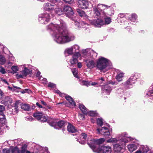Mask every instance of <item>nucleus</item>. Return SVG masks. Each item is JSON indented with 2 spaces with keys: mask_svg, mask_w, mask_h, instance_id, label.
I'll use <instances>...</instances> for the list:
<instances>
[{
  "mask_svg": "<svg viewBox=\"0 0 153 153\" xmlns=\"http://www.w3.org/2000/svg\"><path fill=\"white\" fill-rule=\"evenodd\" d=\"M2 102L5 105H8L12 102V99L9 96H6L2 101Z\"/></svg>",
  "mask_w": 153,
  "mask_h": 153,
  "instance_id": "a211bd4d",
  "label": "nucleus"
},
{
  "mask_svg": "<svg viewBox=\"0 0 153 153\" xmlns=\"http://www.w3.org/2000/svg\"><path fill=\"white\" fill-rule=\"evenodd\" d=\"M140 146H143L144 148L143 150L141 151L143 153H147L149 151V149L147 146L144 145H141Z\"/></svg>",
  "mask_w": 153,
  "mask_h": 153,
  "instance_id": "a18cd8bd",
  "label": "nucleus"
},
{
  "mask_svg": "<svg viewBox=\"0 0 153 153\" xmlns=\"http://www.w3.org/2000/svg\"><path fill=\"white\" fill-rule=\"evenodd\" d=\"M131 137L127 136L126 132L119 134L116 137L111 138L106 140L107 143H113L114 153H122L121 151L126 145V143L131 140Z\"/></svg>",
  "mask_w": 153,
  "mask_h": 153,
  "instance_id": "7ed1b4c3",
  "label": "nucleus"
},
{
  "mask_svg": "<svg viewBox=\"0 0 153 153\" xmlns=\"http://www.w3.org/2000/svg\"><path fill=\"white\" fill-rule=\"evenodd\" d=\"M66 124H67V123L65 121L61 120L58 122L57 126L59 128H61L64 127Z\"/></svg>",
  "mask_w": 153,
  "mask_h": 153,
  "instance_id": "c9c22d12",
  "label": "nucleus"
},
{
  "mask_svg": "<svg viewBox=\"0 0 153 153\" xmlns=\"http://www.w3.org/2000/svg\"><path fill=\"white\" fill-rule=\"evenodd\" d=\"M42 19L45 20V21L44 22V24H46V23L48 22L50 19V15L48 13H45L43 15V16L41 18Z\"/></svg>",
  "mask_w": 153,
  "mask_h": 153,
  "instance_id": "a878e982",
  "label": "nucleus"
},
{
  "mask_svg": "<svg viewBox=\"0 0 153 153\" xmlns=\"http://www.w3.org/2000/svg\"><path fill=\"white\" fill-rule=\"evenodd\" d=\"M48 86L51 88H54L56 87V85L53 83L49 82L48 84Z\"/></svg>",
  "mask_w": 153,
  "mask_h": 153,
  "instance_id": "4d7b16f0",
  "label": "nucleus"
},
{
  "mask_svg": "<svg viewBox=\"0 0 153 153\" xmlns=\"http://www.w3.org/2000/svg\"><path fill=\"white\" fill-rule=\"evenodd\" d=\"M65 98L68 101L70 104L73 106H75L76 105L75 102L74 101L73 98L70 96L65 95Z\"/></svg>",
  "mask_w": 153,
  "mask_h": 153,
  "instance_id": "bb28decb",
  "label": "nucleus"
},
{
  "mask_svg": "<svg viewBox=\"0 0 153 153\" xmlns=\"http://www.w3.org/2000/svg\"><path fill=\"white\" fill-rule=\"evenodd\" d=\"M44 7L45 10L50 11L54 9V5L50 3H46L44 4Z\"/></svg>",
  "mask_w": 153,
  "mask_h": 153,
  "instance_id": "412c9836",
  "label": "nucleus"
},
{
  "mask_svg": "<svg viewBox=\"0 0 153 153\" xmlns=\"http://www.w3.org/2000/svg\"><path fill=\"white\" fill-rule=\"evenodd\" d=\"M11 69L13 72V73H16L18 70V67L15 66H13L11 68Z\"/></svg>",
  "mask_w": 153,
  "mask_h": 153,
  "instance_id": "09e8293b",
  "label": "nucleus"
},
{
  "mask_svg": "<svg viewBox=\"0 0 153 153\" xmlns=\"http://www.w3.org/2000/svg\"><path fill=\"white\" fill-rule=\"evenodd\" d=\"M87 68L91 69L95 67L101 72L105 73L111 68L112 64L108 59L102 56H100L96 63L94 59H87L85 61Z\"/></svg>",
  "mask_w": 153,
  "mask_h": 153,
  "instance_id": "f03ea898",
  "label": "nucleus"
},
{
  "mask_svg": "<svg viewBox=\"0 0 153 153\" xmlns=\"http://www.w3.org/2000/svg\"><path fill=\"white\" fill-rule=\"evenodd\" d=\"M139 146V144L137 143H134L128 144L127 147L130 152H132L135 150Z\"/></svg>",
  "mask_w": 153,
  "mask_h": 153,
  "instance_id": "f3484780",
  "label": "nucleus"
},
{
  "mask_svg": "<svg viewBox=\"0 0 153 153\" xmlns=\"http://www.w3.org/2000/svg\"><path fill=\"white\" fill-rule=\"evenodd\" d=\"M118 84V82L117 81H112L110 80L108 82V84H108L109 85V84H111L112 85H117Z\"/></svg>",
  "mask_w": 153,
  "mask_h": 153,
  "instance_id": "8fccbe9b",
  "label": "nucleus"
},
{
  "mask_svg": "<svg viewBox=\"0 0 153 153\" xmlns=\"http://www.w3.org/2000/svg\"><path fill=\"white\" fill-rule=\"evenodd\" d=\"M87 114L91 116H97V113L96 112L93 111H88Z\"/></svg>",
  "mask_w": 153,
  "mask_h": 153,
  "instance_id": "37998d69",
  "label": "nucleus"
},
{
  "mask_svg": "<svg viewBox=\"0 0 153 153\" xmlns=\"http://www.w3.org/2000/svg\"><path fill=\"white\" fill-rule=\"evenodd\" d=\"M48 123L51 126L55 128H57V121L56 120L51 119H48Z\"/></svg>",
  "mask_w": 153,
  "mask_h": 153,
  "instance_id": "4be33fe9",
  "label": "nucleus"
},
{
  "mask_svg": "<svg viewBox=\"0 0 153 153\" xmlns=\"http://www.w3.org/2000/svg\"><path fill=\"white\" fill-rule=\"evenodd\" d=\"M127 15L128 16V18L130 21L133 22H135L136 21L137 16L136 14L133 13L131 15L129 14Z\"/></svg>",
  "mask_w": 153,
  "mask_h": 153,
  "instance_id": "cd10ccee",
  "label": "nucleus"
},
{
  "mask_svg": "<svg viewBox=\"0 0 153 153\" xmlns=\"http://www.w3.org/2000/svg\"><path fill=\"white\" fill-rule=\"evenodd\" d=\"M97 124L100 126H102L103 125L102 119V118H98L97 120Z\"/></svg>",
  "mask_w": 153,
  "mask_h": 153,
  "instance_id": "c03bdc74",
  "label": "nucleus"
},
{
  "mask_svg": "<svg viewBox=\"0 0 153 153\" xmlns=\"http://www.w3.org/2000/svg\"><path fill=\"white\" fill-rule=\"evenodd\" d=\"M19 102L20 101L19 100L16 101L14 104V110H15V112L16 113H17L19 111L18 109V105L20 103Z\"/></svg>",
  "mask_w": 153,
  "mask_h": 153,
  "instance_id": "58836bf2",
  "label": "nucleus"
},
{
  "mask_svg": "<svg viewBox=\"0 0 153 153\" xmlns=\"http://www.w3.org/2000/svg\"><path fill=\"white\" fill-rule=\"evenodd\" d=\"M77 4L79 7L82 9H87L89 7V3L87 0H79Z\"/></svg>",
  "mask_w": 153,
  "mask_h": 153,
  "instance_id": "f8f14e48",
  "label": "nucleus"
},
{
  "mask_svg": "<svg viewBox=\"0 0 153 153\" xmlns=\"http://www.w3.org/2000/svg\"><path fill=\"white\" fill-rule=\"evenodd\" d=\"M64 1L68 3H71L72 0H63Z\"/></svg>",
  "mask_w": 153,
  "mask_h": 153,
  "instance_id": "338daca9",
  "label": "nucleus"
},
{
  "mask_svg": "<svg viewBox=\"0 0 153 153\" xmlns=\"http://www.w3.org/2000/svg\"><path fill=\"white\" fill-rule=\"evenodd\" d=\"M73 48L71 47L70 48H66L65 51L64 53L65 56L72 55L73 53Z\"/></svg>",
  "mask_w": 153,
  "mask_h": 153,
  "instance_id": "c85d7f7f",
  "label": "nucleus"
},
{
  "mask_svg": "<svg viewBox=\"0 0 153 153\" xmlns=\"http://www.w3.org/2000/svg\"><path fill=\"white\" fill-rule=\"evenodd\" d=\"M12 153H20V151L17 148H15L12 150Z\"/></svg>",
  "mask_w": 153,
  "mask_h": 153,
  "instance_id": "3c124183",
  "label": "nucleus"
},
{
  "mask_svg": "<svg viewBox=\"0 0 153 153\" xmlns=\"http://www.w3.org/2000/svg\"><path fill=\"white\" fill-rule=\"evenodd\" d=\"M73 48V52H76V51H78L79 49V47L77 45H74L73 46L71 47Z\"/></svg>",
  "mask_w": 153,
  "mask_h": 153,
  "instance_id": "de8ad7c7",
  "label": "nucleus"
},
{
  "mask_svg": "<svg viewBox=\"0 0 153 153\" xmlns=\"http://www.w3.org/2000/svg\"><path fill=\"white\" fill-rule=\"evenodd\" d=\"M91 9L93 11V16L95 18L103 17L106 15L111 16L114 13L113 10H111L112 9L111 7L102 4L92 6Z\"/></svg>",
  "mask_w": 153,
  "mask_h": 153,
  "instance_id": "20e7f679",
  "label": "nucleus"
},
{
  "mask_svg": "<svg viewBox=\"0 0 153 153\" xmlns=\"http://www.w3.org/2000/svg\"><path fill=\"white\" fill-rule=\"evenodd\" d=\"M40 74L41 73L39 71V82L44 84L46 83L47 82L46 79L41 76H40Z\"/></svg>",
  "mask_w": 153,
  "mask_h": 153,
  "instance_id": "473e14b6",
  "label": "nucleus"
},
{
  "mask_svg": "<svg viewBox=\"0 0 153 153\" xmlns=\"http://www.w3.org/2000/svg\"><path fill=\"white\" fill-rule=\"evenodd\" d=\"M33 116L35 117H36L38 120V113H35L33 115Z\"/></svg>",
  "mask_w": 153,
  "mask_h": 153,
  "instance_id": "0e129e2a",
  "label": "nucleus"
},
{
  "mask_svg": "<svg viewBox=\"0 0 153 153\" xmlns=\"http://www.w3.org/2000/svg\"><path fill=\"white\" fill-rule=\"evenodd\" d=\"M5 115H0V122L2 124H5L6 119Z\"/></svg>",
  "mask_w": 153,
  "mask_h": 153,
  "instance_id": "4c0bfd02",
  "label": "nucleus"
},
{
  "mask_svg": "<svg viewBox=\"0 0 153 153\" xmlns=\"http://www.w3.org/2000/svg\"><path fill=\"white\" fill-rule=\"evenodd\" d=\"M97 130L99 133H100L105 136H108L110 134V131L105 127H102L101 129L98 128Z\"/></svg>",
  "mask_w": 153,
  "mask_h": 153,
  "instance_id": "ddd939ff",
  "label": "nucleus"
},
{
  "mask_svg": "<svg viewBox=\"0 0 153 153\" xmlns=\"http://www.w3.org/2000/svg\"><path fill=\"white\" fill-rule=\"evenodd\" d=\"M67 129L68 131L73 133L76 132V131L75 127L69 123H68Z\"/></svg>",
  "mask_w": 153,
  "mask_h": 153,
  "instance_id": "b1692460",
  "label": "nucleus"
},
{
  "mask_svg": "<svg viewBox=\"0 0 153 153\" xmlns=\"http://www.w3.org/2000/svg\"><path fill=\"white\" fill-rule=\"evenodd\" d=\"M111 87L108 84H106L102 87V94L103 95H109L111 90Z\"/></svg>",
  "mask_w": 153,
  "mask_h": 153,
  "instance_id": "9b49d317",
  "label": "nucleus"
},
{
  "mask_svg": "<svg viewBox=\"0 0 153 153\" xmlns=\"http://www.w3.org/2000/svg\"><path fill=\"white\" fill-rule=\"evenodd\" d=\"M105 140V139L104 138H101L100 139L94 140V143H88V144L90 146V145H91L92 144H94L96 146V147L97 149H98L97 146V144H100L102 143Z\"/></svg>",
  "mask_w": 153,
  "mask_h": 153,
  "instance_id": "6ab92c4d",
  "label": "nucleus"
},
{
  "mask_svg": "<svg viewBox=\"0 0 153 153\" xmlns=\"http://www.w3.org/2000/svg\"><path fill=\"white\" fill-rule=\"evenodd\" d=\"M16 76L17 78H23L25 76L24 74H17Z\"/></svg>",
  "mask_w": 153,
  "mask_h": 153,
  "instance_id": "13d9d810",
  "label": "nucleus"
},
{
  "mask_svg": "<svg viewBox=\"0 0 153 153\" xmlns=\"http://www.w3.org/2000/svg\"><path fill=\"white\" fill-rule=\"evenodd\" d=\"M99 83H100L101 84L102 83V82L105 81V80L104 78L102 77L100 78H99L98 79Z\"/></svg>",
  "mask_w": 153,
  "mask_h": 153,
  "instance_id": "bf43d9fd",
  "label": "nucleus"
},
{
  "mask_svg": "<svg viewBox=\"0 0 153 153\" xmlns=\"http://www.w3.org/2000/svg\"><path fill=\"white\" fill-rule=\"evenodd\" d=\"M90 2L92 4V6H93V4H96L97 2V0H90Z\"/></svg>",
  "mask_w": 153,
  "mask_h": 153,
  "instance_id": "680f3d73",
  "label": "nucleus"
},
{
  "mask_svg": "<svg viewBox=\"0 0 153 153\" xmlns=\"http://www.w3.org/2000/svg\"><path fill=\"white\" fill-rule=\"evenodd\" d=\"M104 19L105 22L102 19H98L92 21L91 23L96 27H100L104 25L109 24L111 22V19L109 17H105Z\"/></svg>",
  "mask_w": 153,
  "mask_h": 153,
  "instance_id": "0eeeda50",
  "label": "nucleus"
},
{
  "mask_svg": "<svg viewBox=\"0 0 153 153\" xmlns=\"http://www.w3.org/2000/svg\"><path fill=\"white\" fill-rule=\"evenodd\" d=\"M72 72L74 77H75L79 78V77L78 75V69L76 68H74L71 69Z\"/></svg>",
  "mask_w": 153,
  "mask_h": 153,
  "instance_id": "e433bc0d",
  "label": "nucleus"
},
{
  "mask_svg": "<svg viewBox=\"0 0 153 153\" xmlns=\"http://www.w3.org/2000/svg\"><path fill=\"white\" fill-rule=\"evenodd\" d=\"M87 135L85 133H82L80 134V138L83 140L82 141L79 140V143L82 144H84L85 143V141L87 138Z\"/></svg>",
  "mask_w": 153,
  "mask_h": 153,
  "instance_id": "c756f323",
  "label": "nucleus"
},
{
  "mask_svg": "<svg viewBox=\"0 0 153 153\" xmlns=\"http://www.w3.org/2000/svg\"><path fill=\"white\" fill-rule=\"evenodd\" d=\"M0 72L3 74H4L6 73L4 68L1 66H0Z\"/></svg>",
  "mask_w": 153,
  "mask_h": 153,
  "instance_id": "603ef678",
  "label": "nucleus"
},
{
  "mask_svg": "<svg viewBox=\"0 0 153 153\" xmlns=\"http://www.w3.org/2000/svg\"><path fill=\"white\" fill-rule=\"evenodd\" d=\"M21 108L25 111H29L30 110V107L29 105L25 104L22 105Z\"/></svg>",
  "mask_w": 153,
  "mask_h": 153,
  "instance_id": "f704fd0d",
  "label": "nucleus"
},
{
  "mask_svg": "<svg viewBox=\"0 0 153 153\" xmlns=\"http://www.w3.org/2000/svg\"><path fill=\"white\" fill-rule=\"evenodd\" d=\"M27 147V145L24 144L21 147V150L20 153H25Z\"/></svg>",
  "mask_w": 153,
  "mask_h": 153,
  "instance_id": "a19ab883",
  "label": "nucleus"
},
{
  "mask_svg": "<svg viewBox=\"0 0 153 153\" xmlns=\"http://www.w3.org/2000/svg\"><path fill=\"white\" fill-rule=\"evenodd\" d=\"M76 11L79 15L84 19L86 20V21L90 20L89 19V17L85 13V12L80 9H77Z\"/></svg>",
  "mask_w": 153,
  "mask_h": 153,
  "instance_id": "2eb2a0df",
  "label": "nucleus"
},
{
  "mask_svg": "<svg viewBox=\"0 0 153 153\" xmlns=\"http://www.w3.org/2000/svg\"><path fill=\"white\" fill-rule=\"evenodd\" d=\"M5 111V106L0 105V115H4V111Z\"/></svg>",
  "mask_w": 153,
  "mask_h": 153,
  "instance_id": "79ce46f5",
  "label": "nucleus"
},
{
  "mask_svg": "<svg viewBox=\"0 0 153 153\" xmlns=\"http://www.w3.org/2000/svg\"><path fill=\"white\" fill-rule=\"evenodd\" d=\"M64 12L65 13L66 16L72 19L74 13L72 8L69 6H65L63 9Z\"/></svg>",
  "mask_w": 153,
  "mask_h": 153,
  "instance_id": "1a4fd4ad",
  "label": "nucleus"
},
{
  "mask_svg": "<svg viewBox=\"0 0 153 153\" xmlns=\"http://www.w3.org/2000/svg\"><path fill=\"white\" fill-rule=\"evenodd\" d=\"M144 147L143 146H140L139 149L135 153H143L141 151L143 150Z\"/></svg>",
  "mask_w": 153,
  "mask_h": 153,
  "instance_id": "5fc2aeb1",
  "label": "nucleus"
},
{
  "mask_svg": "<svg viewBox=\"0 0 153 153\" xmlns=\"http://www.w3.org/2000/svg\"><path fill=\"white\" fill-rule=\"evenodd\" d=\"M90 147L93 151L98 153H111V148L109 146L103 145L97 149L94 144L90 145Z\"/></svg>",
  "mask_w": 153,
  "mask_h": 153,
  "instance_id": "423d86ee",
  "label": "nucleus"
},
{
  "mask_svg": "<svg viewBox=\"0 0 153 153\" xmlns=\"http://www.w3.org/2000/svg\"><path fill=\"white\" fill-rule=\"evenodd\" d=\"M145 97L147 98L150 97V99L153 100V83L148 90Z\"/></svg>",
  "mask_w": 153,
  "mask_h": 153,
  "instance_id": "dca6fc26",
  "label": "nucleus"
},
{
  "mask_svg": "<svg viewBox=\"0 0 153 153\" xmlns=\"http://www.w3.org/2000/svg\"><path fill=\"white\" fill-rule=\"evenodd\" d=\"M97 84V83L96 82H90V85H95Z\"/></svg>",
  "mask_w": 153,
  "mask_h": 153,
  "instance_id": "69168bd1",
  "label": "nucleus"
},
{
  "mask_svg": "<svg viewBox=\"0 0 153 153\" xmlns=\"http://www.w3.org/2000/svg\"><path fill=\"white\" fill-rule=\"evenodd\" d=\"M127 14L126 15L123 13H120L118 14V17L117 19L118 22H120L121 21V19L123 18V19H125L126 17H128V15Z\"/></svg>",
  "mask_w": 153,
  "mask_h": 153,
  "instance_id": "72a5a7b5",
  "label": "nucleus"
},
{
  "mask_svg": "<svg viewBox=\"0 0 153 153\" xmlns=\"http://www.w3.org/2000/svg\"><path fill=\"white\" fill-rule=\"evenodd\" d=\"M77 67L79 68H81L82 66V63L80 62H77Z\"/></svg>",
  "mask_w": 153,
  "mask_h": 153,
  "instance_id": "e2e57ef3",
  "label": "nucleus"
},
{
  "mask_svg": "<svg viewBox=\"0 0 153 153\" xmlns=\"http://www.w3.org/2000/svg\"><path fill=\"white\" fill-rule=\"evenodd\" d=\"M21 74H24L25 77H26L27 75L32 74V70L31 69H28L27 68L25 67L24 69L21 71Z\"/></svg>",
  "mask_w": 153,
  "mask_h": 153,
  "instance_id": "5701e85b",
  "label": "nucleus"
},
{
  "mask_svg": "<svg viewBox=\"0 0 153 153\" xmlns=\"http://www.w3.org/2000/svg\"><path fill=\"white\" fill-rule=\"evenodd\" d=\"M47 28L51 32L54 40L58 43H68L75 39L74 35L67 30L66 24L62 20L56 24L51 23Z\"/></svg>",
  "mask_w": 153,
  "mask_h": 153,
  "instance_id": "f257e3e1",
  "label": "nucleus"
},
{
  "mask_svg": "<svg viewBox=\"0 0 153 153\" xmlns=\"http://www.w3.org/2000/svg\"><path fill=\"white\" fill-rule=\"evenodd\" d=\"M128 18L127 17H126L125 19H123L122 18L121 19V21L120 22H118V23H124L127 20V18Z\"/></svg>",
  "mask_w": 153,
  "mask_h": 153,
  "instance_id": "052dcab7",
  "label": "nucleus"
},
{
  "mask_svg": "<svg viewBox=\"0 0 153 153\" xmlns=\"http://www.w3.org/2000/svg\"><path fill=\"white\" fill-rule=\"evenodd\" d=\"M141 76V75L138 73L132 74L126 82L120 84V86L126 89L131 88L132 85L134 84L136 82L137 79L140 78Z\"/></svg>",
  "mask_w": 153,
  "mask_h": 153,
  "instance_id": "39448f33",
  "label": "nucleus"
},
{
  "mask_svg": "<svg viewBox=\"0 0 153 153\" xmlns=\"http://www.w3.org/2000/svg\"><path fill=\"white\" fill-rule=\"evenodd\" d=\"M118 71V70H117ZM117 74L115 77L116 79L119 82L122 81L123 80V78L124 76V73L122 72H120L119 71H117Z\"/></svg>",
  "mask_w": 153,
  "mask_h": 153,
  "instance_id": "aec40b11",
  "label": "nucleus"
},
{
  "mask_svg": "<svg viewBox=\"0 0 153 153\" xmlns=\"http://www.w3.org/2000/svg\"><path fill=\"white\" fill-rule=\"evenodd\" d=\"M39 121L45 122L47 121V117L45 116L42 115V113L39 112Z\"/></svg>",
  "mask_w": 153,
  "mask_h": 153,
  "instance_id": "2f4dec72",
  "label": "nucleus"
},
{
  "mask_svg": "<svg viewBox=\"0 0 153 153\" xmlns=\"http://www.w3.org/2000/svg\"><path fill=\"white\" fill-rule=\"evenodd\" d=\"M72 19L74 21V22L75 23V25L77 26L78 28L83 27L84 26L83 25H85L87 24V22H85L84 21H82L80 23L79 22L76 21L74 19Z\"/></svg>",
  "mask_w": 153,
  "mask_h": 153,
  "instance_id": "393cba45",
  "label": "nucleus"
},
{
  "mask_svg": "<svg viewBox=\"0 0 153 153\" xmlns=\"http://www.w3.org/2000/svg\"><path fill=\"white\" fill-rule=\"evenodd\" d=\"M56 13L59 15H60L62 14V12L60 9H57L56 10Z\"/></svg>",
  "mask_w": 153,
  "mask_h": 153,
  "instance_id": "6e6d98bb",
  "label": "nucleus"
},
{
  "mask_svg": "<svg viewBox=\"0 0 153 153\" xmlns=\"http://www.w3.org/2000/svg\"><path fill=\"white\" fill-rule=\"evenodd\" d=\"M6 59L5 57L2 55H0V64L3 65L6 62Z\"/></svg>",
  "mask_w": 153,
  "mask_h": 153,
  "instance_id": "ea45409f",
  "label": "nucleus"
},
{
  "mask_svg": "<svg viewBox=\"0 0 153 153\" xmlns=\"http://www.w3.org/2000/svg\"><path fill=\"white\" fill-rule=\"evenodd\" d=\"M81 84L82 85H85L88 87L90 85V82L83 80L81 82Z\"/></svg>",
  "mask_w": 153,
  "mask_h": 153,
  "instance_id": "49530a36",
  "label": "nucleus"
},
{
  "mask_svg": "<svg viewBox=\"0 0 153 153\" xmlns=\"http://www.w3.org/2000/svg\"><path fill=\"white\" fill-rule=\"evenodd\" d=\"M54 92L56 93L59 94L60 96L62 97L63 96H64V95H66L62 93L61 92H60V91L58 90L54 91Z\"/></svg>",
  "mask_w": 153,
  "mask_h": 153,
  "instance_id": "864d4df0",
  "label": "nucleus"
},
{
  "mask_svg": "<svg viewBox=\"0 0 153 153\" xmlns=\"http://www.w3.org/2000/svg\"><path fill=\"white\" fill-rule=\"evenodd\" d=\"M79 108L84 114H87L88 110L86 108L84 105L82 104L79 105Z\"/></svg>",
  "mask_w": 153,
  "mask_h": 153,
  "instance_id": "7c9ffc66",
  "label": "nucleus"
},
{
  "mask_svg": "<svg viewBox=\"0 0 153 153\" xmlns=\"http://www.w3.org/2000/svg\"><path fill=\"white\" fill-rule=\"evenodd\" d=\"M80 54L78 51L76 52L73 55L72 58L70 60V65L74 66V65L77 63L78 61L77 59L80 56Z\"/></svg>",
  "mask_w": 153,
  "mask_h": 153,
  "instance_id": "9d476101",
  "label": "nucleus"
},
{
  "mask_svg": "<svg viewBox=\"0 0 153 153\" xmlns=\"http://www.w3.org/2000/svg\"><path fill=\"white\" fill-rule=\"evenodd\" d=\"M82 53L88 58L93 59H95L97 56V54L95 52L89 48L83 50L82 51Z\"/></svg>",
  "mask_w": 153,
  "mask_h": 153,
  "instance_id": "6e6552de",
  "label": "nucleus"
},
{
  "mask_svg": "<svg viewBox=\"0 0 153 153\" xmlns=\"http://www.w3.org/2000/svg\"><path fill=\"white\" fill-rule=\"evenodd\" d=\"M3 151L4 153H10L9 150L3 149Z\"/></svg>",
  "mask_w": 153,
  "mask_h": 153,
  "instance_id": "774afa93",
  "label": "nucleus"
},
{
  "mask_svg": "<svg viewBox=\"0 0 153 153\" xmlns=\"http://www.w3.org/2000/svg\"><path fill=\"white\" fill-rule=\"evenodd\" d=\"M122 88H118L116 90V95L117 96H118L119 97L122 98L123 97L124 100L126 99V97L124 94V89H126L123 88L121 86ZM126 89H127L126 88Z\"/></svg>",
  "mask_w": 153,
  "mask_h": 153,
  "instance_id": "4468645a",
  "label": "nucleus"
}]
</instances>
